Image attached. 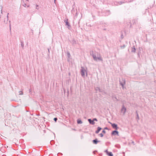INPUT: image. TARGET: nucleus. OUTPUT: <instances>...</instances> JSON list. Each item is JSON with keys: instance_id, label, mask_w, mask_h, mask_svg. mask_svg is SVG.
<instances>
[{"instance_id": "6e6552de", "label": "nucleus", "mask_w": 156, "mask_h": 156, "mask_svg": "<svg viewBox=\"0 0 156 156\" xmlns=\"http://www.w3.org/2000/svg\"><path fill=\"white\" fill-rule=\"evenodd\" d=\"M126 108L124 107H123L122 109V111L124 113L125 112H126Z\"/></svg>"}, {"instance_id": "2eb2a0df", "label": "nucleus", "mask_w": 156, "mask_h": 156, "mask_svg": "<svg viewBox=\"0 0 156 156\" xmlns=\"http://www.w3.org/2000/svg\"><path fill=\"white\" fill-rule=\"evenodd\" d=\"M102 132L104 133H105V130H103L102 131Z\"/></svg>"}, {"instance_id": "1a4fd4ad", "label": "nucleus", "mask_w": 156, "mask_h": 156, "mask_svg": "<svg viewBox=\"0 0 156 156\" xmlns=\"http://www.w3.org/2000/svg\"><path fill=\"white\" fill-rule=\"evenodd\" d=\"M77 123L78 124H81L82 123V122L81 120L80 119H78L77 120Z\"/></svg>"}, {"instance_id": "9b49d317", "label": "nucleus", "mask_w": 156, "mask_h": 156, "mask_svg": "<svg viewBox=\"0 0 156 156\" xmlns=\"http://www.w3.org/2000/svg\"><path fill=\"white\" fill-rule=\"evenodd\" d=\"M36 8L37 9H39V6L38 5H36Z\"/></svg>"}, {"instance_id": "f257e3e1", "label": "nucleus", "mask_w": 156, "mask_h": 156, "mask_svg": "<svg viewBox=\"0 0 156 156\" xmlns=\"http://www.w3.org/2000/svg\"><path fill=\"white\" fill-rule=\"evenodd\" d=\"M112 125V126L113 128L117 129H118V127H117V126L116 124H113L111 123H110Z\"/></svg>"}, {"instance_id": "39448f33", "label": "nucleus", "mask_w": 156, "mask_h": 156, "mask_svg": "<svg viewBox=\"0 0 156 156\" xmlns=\"http://www.w3.org/2000/svg\"><path fill=\"white\" fill-rule=\"evenodd\" d=\"M107 154L109 156H113V155L112 154V153L111 152H109L108 151H106Z\"/></svg>"}, {"instance_id": "20e7f679", "label": "nucleus", "mask_w": 156, "mask_h": 156, "mask_svg": "<svg viewBox=\"0 0 156 156\" xmlns=\"http://www.w3.org/2000/svg\"><path fill=\"white\" fill-rule=\"evenodd\" d=\"M88 121L89 122V123L92 124H94L95 123L93 120H92L90 119H88Z\"/></svg>"}, {"instance_id": "f03ea898", "label": "nucleus", "mask_w": 156, "mask_h": 156, "mask_svg": "<svg viewBox=\"0 0 156 156\" xmlns=\"http://www.w3.org/2000/svg\"><path fill=\"white\" fill-rule=\"evenodd\" d=\"M86 72V70L82 68L81 70V73L82 75V76H84Z\"/></svg>"}, {"instance_id": "ddd939ff", "label": "nucleus", "mask_w": 156, "mask_h": 156, "mask_svg": "<svg viewBox=\"0 0 156 156\" xmlns=\"http://www.w3.org/2000/svg\"><path fill=\"white\" fill-rule=\"evenodd\" d=\"M54 120L56 122V121L57 120V119L56 118H54Z\"/></svg>"}, {"instance_id": "f8f14e48", "label": "nucleus", "mask_w": 156, "mask_h": 156, "mask_svg": "<svg viewBox=\"0 0 156 156\" xmlns=\"http://www.w3.org/2000/svg\"><path fill=\"white\" fill-rule=\"evenodd\" d=\"M100 136L101 137H103V134L102 133H100Z\"/></svg>"}, {"instance_id": "423d86ee", "label": "nucleus", "mask_w": 156, "mask_h": 156, "mask_svg": "<svg viewBox=\"0 0 156 156\" xmlns=\"http://www.w3.org/2000/svg\"><path fill=\"white\" fill-rule=\"evenodd\" d=\"M93 57L94 58V59L96 60H101V59L100 57V58L98 57V58H97L96 56H95L94 55H93Z\"/></svg>"}, {"instance_id": "dca6fc26", "label": "nucleus", "mask_w": 156, "mask_h": 156, "mask_svg": "<svg viewBox=\"0 0 156 156\" xmlns=\"http://www.w3.org/2000/svg\"><path fill=\"white\" fill-rule=\"evenodd\" d=\"M66 25H68V26H69V24H68V22H66Z\"/></svg>"}, {"instance_id": "0eeeda50", "label": "nucleus", "mask_w": 156, "mask_h": 156, "mask_svg": "<svg viewBox=\"0 0 156 156\" xmlns=\"http://www.w3.org/2000/svg\"><path fill=\"white\" fill-rule=\"evenodd\" d=\"M101 128L100 127H98V128L97 130L95 132L96 133H98L101 130Z\"/></svg>"}, {"instance_id": "f3484780", "label": "nucleus", "mask_w": 156, "mask_h": 156, "mask_svg": "<svg viewBox=\"0 0 156 156\" xmlns=\"http://www.w3.org/2000/svg\"><path fill=\"white\" fill-rule=\"evenodd\" d=\"M93 120H94H94H95V121H97V119H93Z\"/></svg>"}, {"instance_id": "7ed1b4c3", "label": "nucleus", "mask_w": 156, "mask_h": 156, "mask_svg": "<svg viewBox=\"0 0 156 156\" xmlns=\"http://www.w3.org/2000/svg\"><path fill=\"white\" fill-rule=\"evenodd\" d=\"M112 134L115 135L118 134V132L117 131H114L112 132Z\"/></svg>"}, {"instance_id": "9d476101", "label": "nucleus", "mask_w": 156, "mask_h": 156, "mask_svg": "<svg viewBox=\"0 0 156 156\" xmlns=\"http://www.w3.org/2000/svg\"><path fill=\"white\" fill-rule=\"evenodd\" d=\"M98 141L97 140H94L93 141V143L95 144H96L98 142Z\"/></svg>"}, {"instance_id": "4468645a", "label": "nucleus", "mask_w": 156, "mask_h": 156, "mask_svg": "<svg viewBox=\"0 0 156 156\" xmlns=\"http://www.w3.org/2000/svg\"><path fill=\"white\" fill-rule=\"evenodd\" d=\"M20 95L23 94V93H22V92H21V91H20Z\"/></svg>"}]
</instances>
